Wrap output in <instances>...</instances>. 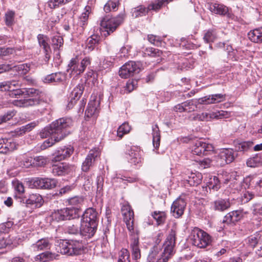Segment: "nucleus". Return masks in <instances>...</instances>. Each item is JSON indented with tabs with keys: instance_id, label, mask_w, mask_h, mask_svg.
I'll return each mask as SVG.
<instances>
[{
	"instance_id": "20e7f679",
	"label": "nucleus",
	"mask_w": 262,
	"mask_h": 262,
	"mask_svg": "<svg viewBox=\"0 0 262 262\" xmlns=\"http://www.w3.org/2000/svg\"><path fill=\"white\" fill-rule=\"evenodd\" d=\"M125 16L124 13H121L115 17H104L100 23L101 27L104 32V36L106 37L114 32L123 23Z\"/></svg>"
},
{
	"instance_id": "423d86ee",
	"label": "nucleus",
	"mask_w": 262,
	"mask_h": 262,
	"mask_svg": "<svg viewBox=\"0 0 262 262\" xmlns=\"http://www.w3.org/2000/svg\"><path fill=\"white\" fill-rule=\"evenodd\" d=\"M90 64L91 59L88 57L84 58L80 63H78L77 57L73 58L70 60L68 64L67 71L74 78L82 73L86 67Z\"/></svg>"
},
{
	"instance_id": "9d476101",
	"label": "nucleus",
	"mask_w": 262,
	"mask_h": 262,
	"mask_svg": "<svg viewBox=\"0 0 262 262\" xmlns=\"http://www.w3.org/2000/svg\"><path fill=\"white\" fill-rule=\"evenodd\" d=\"M121 212L123 216L127 229L130 233H134L136 230L134 229V213L132 207L129 205H123L121 208Z\"/></svg>"
},
{
	"instance_id": "58836bf2",
	"label": "nucleus",
	"mask_w": 262,
	"mask_h": 262,
	"mask_svg": "<svg viewBox=\"0 0 262 262\" xmlns=\"http://www.w3.org/2000/svg\"><path fill=\"white\" fill-rule=\"evenodd\" d=\"M11 69L17 72L19 75L23 76L29 72L30 67V64L26 63L11 67Z\"/></svg>"
},
{
	"instance_id": "e2e57ef3",
	"label": "nucleus",
	"mask_w": 262,
	"mask_h": 262,
	"mask_svg": "<svg viewBox=\"0 0 262 262\" xmlns=\"http://www.w3.org/2000/svg\"><path fill=\"white\" fill-rule=\"evenodd\" d=\"M138 81L136 79L129 80L126 84L125 89L129 93L133 91L137 87Z\"/></svg>"
},
{
	"instance_id": "b1692460",
	"label": "nucleus",
	"mask_w": 262,
	"mask_h": 262,
	"mask_svg": "<svg viewBox=\"0 0 262 262\" xmlns=\"http://www.w3.org/2000/svg\"><path fill=\"white\" fill-rule=\"evenodd\" d=\"M37 38L40 47L43 49L46 58L49 59L51 52L50 45L48 43L49 37L43 34H39L37 35Z\"/></svg>"
},
{
	"instance_id": "37998d69",
	"label": "nucleus",
	"mask_w": 262,
	"mask_h": 262,
	"mask_svg": "<svg viewBox=\"0 0 262 262\" xmlns=\"http://www.w3.org/2000/svg\"><path fill=\"white\" fill-rule=\"evenodd\" d=\"M51 216L53 220H56L58 222L68 220L66 210H64V208L55 211L52 214Z\"/></svg>"
},
{
	"instance_id": "39448f33",
	"label": "nucleus",
	"mask_w": 262,
	"mask_h": 262,
	"mask_svg": "<svg viewBox=\"0 0 262 262\" xmlns=\"http://www.w3.org/2000/svg\"><path fill=\"white\" fill-rule=\"evenodd\" d=\"M192 244L200 248H204L210 244L211 236L206 232L198 228H194L190 236Z\"/></svg>"
},
{
	"instance_id": "6e6d98bb",
	"label": "nucleus",
	"mask_w": 262,
	"mask_h": 262,
	"mask_svg": "<svg viewBox=\"0 0 262 262\" xmlns=\"http://www.w3.org/2000/svg\"><path fill=\"white\" fill-rule=\"evenodd\" d=\"M66 210L67 219L71 220V219L75 218L78 214L79 210L78 208H75L74 207H68L64 208Z\"/></svg>"
},
{
	"instance_id": "c03bdc74",
	"label": "nucleus",
	"mask_w": 262,
	"mask_h": 262,
	"mask_svg": "<svg viewBox=\"0 0 262 262\" xmlns=\"http://www.w3.org/2000/svg\"><path fill=\"white\" fill-rule=\"evenodd\" d=\"M99 42V37L96 35H92L86 41V48L90 51L94 50L95 45Z\"/></svg>"
},
{
	"instance_id": "774afa93",
	"label": "nucleus",
	"mask_w": 262,
	"mask_h": 262,
	"mask_svg": "<svg viewBox=\"0 0 262 262\" xmlns=\"http://www.w3.org/2000/svg\"><path fill=\"white\" fill-rule=\"evenodd\" d=\"M32 165H33V161L32 159L29 158H26L20 161L18 164V166L23 168H29Z\"/></svg>"
},
{
	"instance_id": "09e8293b",
	"label": "nucleus",
	"mask_w": 262,
	"mask_h": 262,
	"mask_svg": "<svg viewBox=\"0 0 262 262\" xmlns=\"http://www.w3.org/2000/svg\"><path fill=\"white\" fill-rule=\"evenodd\" d=\"M148 12L147 8L144 6H140L137 8H135L132 10V15L135 17H138L145 15Z\"/></svg>"
},
{
	"instance_id": "5fc2aeb1",
	"label": "nucleus",
	"mask_w": 262,
	"mask_h": 262,
	"mask_svg": "<svg viewBox=\"0 0 262 262\" xmlns=\"http://www.w3.org/2000/svg\"><path fill=\"white\" fill-rule=\"evenodd\" d=\"M18 83L15 81H4L0 83V91H10L12 86H16Z\"/></svg>"
},
{
	"instance_id": "0e129e2a",
	"label": "nucleus",
	"mask_w": 262,
	"mask_h": 262,
	"mask_svg": "<svg viewBox=\"0 0 262 262\" xmlns=\"http://www.w3.org/2000/svg\"><path fill=\"white\" fill-rule=\"evenodd\" d=\"M13 226V223L11 221H8L0 224V234L3 233L8 232L9 230Z\"/></svg>"
},
{
	"instance_id": "a18cd8bd",
	"label": "nucleus",
	"mask_w": 262,
	"mask_h": 262,
	"mask_svg": "<svg viewBox=\"0 0 262 262\" xmlns=\"http://www.w3.org/2000/svg\"><path fill=\"white\" fill-rule=\"evenodd\" d=\"M262 163L261 157L256 155L254 157L250 158L247 161L248 167H255L258 166Z\"/></svg>"
},
{
	"instance_id": "4c0bfd02",
	"label": "nucleus",
	"mask_w": 262,
	"mask_h": 262,
	"mask_svg": "<svg viewBox=\"0 0 262 262\" xmlns=\"http://www.w3.org/2000/svg\"><path fill=\"white\" fill-rule=\"evenodd\" d=\"M171 1L172 0H156L154 3L149 4L147 8L148 11L150 10L157 11Z\"/></svg>"
},
{
	"instance_id": "680f3d73",
	"label": "nucleus",
	"mask_w": 262,
	"mask_h": 262,
	"mask_svg": "<svg viewBox=\"0 0 262 262\" xmlns=\"http://www.w3.org/2000/svg\"><path fill=\"white\" fill-rule=\"evenodd\" d=\"M14 12L12 11H9L5 14V23L7 26H11L14 22Z\"/></svg>"
},
{
	"instance_id": "603ef678",
	"label": "nucleus",
	"mask_w": 262,
	"mask_h": 262,
	"mask_svg": "<svg viewBox=\"0 0 262 262\" xmlns=\"http://www.w3.org/2000/svg\"><path fill=\"white\" fill-rule=\"evenodd\" d=\"M216 38V34L214 30H209L204 35L203 39L207 43L213 42Z\"/></svg>"
},
{
	"instance_id": "dca6fc26",
	"label": "nucleus",
	"mask_w": 262,
	"mask_h": 262,
	"mask_svg": "<svg viewBox=\"0 0 262 262\" xmlns=\"http://www.w3.org/2000/svg\"><path fill=\"white\" fill-rule=\"evenodd\" d=\"M75 170L74 165L66 163L54 164L52 166V173L55 176H62L68 174Z\"/></svg>"
},
{
	"instance_id": "393cba45",
	"label": "nucleus",
	"mask_w": 262,
	"mask_h": 262,
	"mask_svg": "<svg viewBox=\"0 0 262 262\" xmlns=\"http://www.w3.org/2000/svg\"><path fill=\"white\" fill-rule=\"evenodd\" d=\"M14 188L15 191V199L20 203H25V198L23 196L25 192V188L23 183L18 181L13 182Z\"/></svg>"
},
{
	"instance_id": "6e6552de",
	"label": "nucleus",
	"mask_w": 262,
	"mask_h": 262,
	"mask_svg": "<svg viewBox=\"0 0 262 262\" xmlns=\"http://www.w3.org/2000/svg\"><path fill=\"white\" fill-rule=\"evenodd\" d=\"M29 186L31 188L50 189L55 188L57 181L54 179L35 178L29 181Z\"/></svg>"
},
{
	"instance_id": "bf43d9fd",
	"label": "nucleus",
	"mask_w": 262,
	"mask_h": 262,
	"mask_svg": "<svg viewBox=\"0 0 262 262\" xmlns=\"http://www.w3.org/2000/svg\"><path fill=\"white\" fill-rule=\"evenodd\" d=\"M160 248L158 246H154L148 254L147 260L149 262H154L158 256Z\"/></svg>"
},
{
	"instance_id": "bb28decb",
	"label": "nucleus",
	"mask_w": 262,
	"mask_h": 262,
	"mask_svg": "<svg viewBox=\"0 0 262 262\" xmlns=\"http://www.w3.org/2000/svg\"><path fill=\"white\" fill-rule=\"evenodd\" d=\"M90 9L91 7L89 6H86L85 7V11L79 17L78 22V26L79 27L78 29V33L79 34H81L84 31V26L87 24Z\"/></svg>"
},
{
	"instance_id": "f704fd0d",
	"label": "nucleus",
	"mask_w": 262,
	"mask_h": 262,
	"mask_svg": "<svg viewBox=\"0 0 262 262\" xmlns=\"http://www.w3.org/2000/svg\"><path fill=\"white\" fill-rule=\"evenodd\" d=\"M67 202L72 207L78 208V210H79L84 203V198L80 196H75L69 199Z\"/></svg>"
},
{
	"instance_id": "aec40b11",
	"label": "nucleus",
	"mask_w": 262,
	"mask_h": 262,
	"mask_svg": "<svg viewBox=\"0 0 262 262\" xmlns=\"http://www.w3.org/2000/svg\"><path fill=\"white\" fill-rule=\"evenodd\" d=\"M100 105V99L96 96H92L88 104L85 113L88 117L97 114Z\"/></svg>"
},
{
	"instance_id": "69168bd1",
	"label": "nucleus",
	"mask_w": 262,
	"mask_h": 262,
	"mask_svg": "<svg viewBox=\"0 0 262 262\" xmlns=\"http://www.w3.org/2000/svg\"><path fill=\"white\" fill-rule=\"evenodd\" d=\"M15 114L14 111H9L6 114L0 117V124L10 120Z\"/></svg>"
},
{
	"instance_id": "864d4df0",
	"label": "nucleus",
	"mask_w": 262,
	"mask_h": 262,
	"mask_svg": "<svg viewBox=\"0 0 262 262\" xmlns=\"http://www.w3.org/2000/svg\"><path fill=\"white\" fill-rule=\"evenodd\" d=\"M47 163V158L43 156H38L34 158L33 165L37 167L45 166Z\"/></svg>"
},
{
	"instance_id": "2f4dec72",
	"label": "nucleus",
	"mask_w": 262,
	"mask_h": 262,
	"mask_svg": "<svg viewBox=\"0 0 262 262\" xmlns=\"http://www.w3.org/2000/svg\"><path fill=\"white\" fill-rule=\"evenodd\" d=\"M230 206V203L227 199H219L213 202L214 209L219 211H224L228 209Z\"/></svg>"
},
{
	"instance_id": "c85d7f7f",
	"label": "nucleus",
	"mask_w": 262,
	"mask_h": 262,
	"mask_svg": "<svg viewBox=\"0 0 262 262\" xmlns=\"http://www.w3.org/2000/svg\"><path fill=\"white\" fill-rule=\"evenodd\" d=\"M58 255L49 251L42 252L35 257L36 261L48 262L56 259Z\"/></svg>"
},
{
	"instance_id": "13d9d810",
	"label": "nucleus",
	"mask_w": 262,
	"mask_h": 262,
	"mask_svg": "<svg viewBox=\"0 0 262 262\" xmlns=\"http://www.w3.org/2000/svg\"><path fill=\"white\" fill-rule=\"evenodd\" d=\"M66 232L70 234H80L78 224H69L66 228Z\"/></svg>"
},
{
	"instance_id": "412c9836",
	"label": "nucleus",
	"mask_w": 262,
	"mask_h": 262,
	"mask_svg": "<svg viewBox=\"0 0 262 262\" xmlns=\"http://www.w3.org/2000/svg\"><path fill=\"white\" fill-rule=\"evenodd\" d=\"M27 206H34L36 208L40 207L43 204L42 196L38 193H32L29 195L27 199H25V203Z\"/></svg>"
},
{
	"instance_id": "7ed1b4c3",
	"label": "nucleus",
	"mask_w": 262,
	"mask_h": 262,
	"mask_svg": "<svg viewBox=\"0 0 262 262\" xmlns=\"http://www.w3.org/2000/svg\"><path fill=\"white\" fill-rule=\"evenodd\" d=\"M177 231V228L175 226L170 229L169 233L163 244L164 250L161 257L158 258L157 262H167L169 258L173 254Z\"/></svg>"
},
{
	"instance_id": "c9c22d12",
	"label": "nucleus",
	"mask_w": 262,
	"mask_h": 262,
	"mask_svg": "<svg viewBox=\"0 0 262 262\" xmlns=\"http://www.w3.org/2000/svg\"><path fill=\"white\" fill-rule=\"evenodd\" d=\"M70 244L71 247V255H78L80 253L82 250V244L79 240H70Z\"/></svg>"
},
{
	"instance_id": "de8ad7c7",
	"label": "nucleus",
	"mask_w": 262,
	"mask_h": 262,
	"mask_svg": "<svg viewBox=\"0 0 262 262\" xmlns=\"http://www.w3.org/2000/svg\"><path fill=\"white\" fill-rule=\"evenodd\" d=\"M71 247L70 241L69 242H62L59 244V250L61 254L71 255Z\"/></svg>"
},
{
	"instance_id": "c756f323",
	"label": "nucleus",
	"mask_w": 262,
	"mask_h": 262,
	"mask_svg": "<svg viewBox=\"0 0 262 262\" xmlns=\"http://www.w3.org/2000/svg\"><path fill=\"white\" fill-rule=\"evenodd\" d=\"M64 78V76L62 73H55L46 76L43 81L46 83H58L61 82Z\"/></svg>"
},
{
	"instance_id": "a211bd4d",
	"label": "nucleus",
	"mask_w": 262,
	"mask_h": 262,
	"mask_svg": "<svg viewBox=\"0 0 262 262\" xmlns=\"http://www.w3.org/2000/svg\"><path fill=\"white\" fill-rule=\"evenodd\" d=\"M73 152V148L71 146L60 147L54 154L52 161H60L69 157Z\"/></svg>"
},
{
	"instance_id": "49530a36",
	"label": "nucleus",
	"mask_w": 262,
	"mask_h": 262,
	"mask_svg": "<svg viewBox=\"0 0 262 262\" xmlns=\"http://www.w3.org/2000/svg\"><path fill=\"white\" fill-rule=\"evenodd\" d=\"M119 4V0H109L104 6V10L106 13L112 10L116 11Z\"/></svg>"
},
{
	"instance_id": "1a4fd4ad",
	"label": "nucleus",
	"mask_w": 262,
	"mask_h": 262,
	"mask_svg": "<svg viewBox=\"0 0 262 262\" xmlns=\"http://www.w3.org/2000/svg\"><path fill=\"white\" fill-rule=\"evenodd\" d=\"M141 70V64L139 62L130 61L125 63L120 68L119 74L121 77L127 78L134 74L139 73Z\"/></svg>"
},
{
	"instance_id": "e433bc0d",
	"label": "nucleus",
	"mask_w": 262,
	"mask_h": 262,
	"mask_svg": "<svg viewBox=\"0 0 262 262\" xmlns=\"http://www.w3.org/2000/svg\"><path fill=\"white\" fill-rule=\"evenodd\" d=\"M152 143L155 148H158L160 143V130L157 124L152 127Z\"/></svg>"
},
{
	"instance_id": "7c9ffc66",
	"label": "nucleus",
	"mask_w": 262,
	"mask_h": 262,
	"mask_svg": "<svg viewBox=\"0 0 262 262\" xmlns=\"http://www.w3.org/2000/svg\"><path fill=\"white\" fill-rule=\"evenodd\" d=\"M208 7L210 11L215 14L225 15L228 12V8L221 4L208 3Z\"/></svg>"
},
{
	"instance_id": "ea45409f",
	"label": "nucleus",
	"mask_w": 262,
	"mask_h": 262,
	"mask_svg": "<svg viewBox=\"0 0 262 262\" xmlns=\"http://www.w3.org/2000/svg\"><path fill=\"white\" fill-rule=\"evenodd\" d=\"M63 44V39L61 36L57 35L52 38V46L55 51H59Z\"/></svg>"
},
{
	"instance_id": "f3484780",
	"label": "nucleus",
	"mask_w": 262,
	"mask_h": 262,
	"mask_svg": "<svg viewBox=\"0 0 262 262\" xmlns=\"http://www.w3.org/2000/svg\"><path fill=\"white\" fill-rule=\"evenodd\" d=\"M225 100V95L215 94L209 95L199 98L198 102L200 104H210L222 102Z\"/></svg>"
},
{
	"instance_id": "4be33fe9",
	"label": "nucleus",
	"mask_w": 262,
	"mask_h": 262,
	"mask_svg": "<svg viewBox=\"0 0 262 262\" xmlns=\"http://www.w3.org/2000/svg\"><path fill=\"white\" fill-rule=\"evenodd\" d=\"M98 213L96 209L89 208L86 209L82 215L81 220L85 222L91 223V224H97Z\"/></svg>"
},
{
	"instance_id": "72a5a7b5",
	"label": "nucleus",
	"mask_w": 262,
	"mask_h": 262,
	"mask_svg": "<svg viewBox=\"0 0 262 262\" xmlns=\"http://www.w3.org/2000/svg\"><path fill=\"white\" fill-rule=\"evenodd\" d=\"M202 178V175L200 172L191 173L187 181L190 186H197L201 182Z\"/></svg>"
},
{
	"instance_id": "5701e85b",
	"label": "nucleus",
	"mask_w": 262,
	"mask_h": 262,
	"mask_svg": "<svg viewBox=\"0 0 262 262\" xmlns=\"http://www.w3.org/2000/svg\"><path fill=\"white\" fill-rule=\"evenodd\" d=\"M84 86L82 84H78L72 91L70 94V101L68 107H72L79 100L83 93Z\"/></svg>"
},
{
	"instance_id": "4468645a",
	"label": "nucleus",
	"mask_w": 262,
	"mask_h": 262,
	"mask_svg": "<svg viewBox=\"0 0 262 262\" xmlns=\"http://www.w3.org/2000/svg\"><path fill=\"white\" fill-rule=\"evenodd\" d=\"M97 227V224L86 223L84 221L81 220L80 235L85 236L86 238H90L94 235Z\"/></svg>"
},
{
	"instance_id": "79ce46f5",
	"label": "nucleus",
	"mask_w": 262,
	"mask_h": 262,
	"mask_svg": "<svg viewBox=\"0 0 262 262\" xmlns=\"http://www.w3.org/2000/svg\"><path fill=\"white\" fill-rule=\"evenodd\" d=\"M198 104H200L198 102V100L191 99L185 101V111L188 113L194 111L197 108Z\"/></svg>"
},
{
	"instance_id": "f03ea898",
	"label": "nucleus",
	"mask_w": 262,
	"mask_h": 262,
	"mask_svg": "<svg viewBox=\"0 0 262 262\" xmlns=\"http://www.w3.org/2000/svg\"><path fill=\"white\" fill-rule=\"evenodd\" d=\"M12 86L9 91V95L12 97L17 98L20 95L28 96L31 98L15 100L14 105L19 107H29L39 104L41 102L40 96L41 93L39 90L34 88L25 89H14Z\"/></svg>"
},
{
	"instance_id": "ddd939ff",
	"label": "nucleus",
	"mask_w": 262,
	"mask_h": 262,
	"mask_svg": "<svg viewBox=\"0 0 262 262\" xmlns=\"http://www.w3.org/2000/svg\"><path fill=\"white\" fill-rule=\"evenodd\" d=\"M99 156L100 151L98 149H91L82 164L81 169L82 171H89L90 168L94 166L96 159Z\"/></svg>"
},
{
	"instance_id": "4d7b16f0",
	"label": "nucleus",
	"mask_w": 262,
	"mask_h": 262,
	"mask_svg": "<svg viewBox=\"0 0 262 262\" xmlns=\"http://www.w3.org/2000/svg\"><path fill=\"white\" fill-rule=\"evenodd\" d=\"M118 262H130L129 252L126 249H122L120 252Z\"/></svg>"
},
{
	"instance_id": "338daca9",
	"label": "nucleus",
	"mask_w": 262,
	"mask_h": 262,
	"mask_svg": "<svg viewBox=\"0 0 262 262\" xmlns=\"http://www.w3.org/2000/svg\"><path fill=\"white\" fill-rule=\"evenodd\" d=\"M147 38L148 41L151 43L155 45V46H160L162 43L159 37L152 34L148 35L147 36Z\"/></svg>"
},
{
	"instance_id": "2eb2a0df",
	"label": "nucleus",
	"mask_w": 262,
	"mask_h": 262,
	"mask_svg": "<svg viewBox=\"0 0 262 262\" xmlns=\"http://www.w3.org/2000/svg\"><path fill=\"white\" fill-rule=\"evenodd\" d=\"M186 206V202L185 200L179 198L175 200L171 207V211L172 215L176 218H179L184 213V209Z\"/></svg>"
},
{
	"instance_id": "0eeeda50",
	"label": "nucleus",
	"mask_w": 262,
	"mask_h": 262,
	"mask_svg": "<svg viewBox=\"0 0 262 262\" xmlns=\"http://www.w3.org/2000/svg\"><path fill=\"white\" fill-rule=\"evenodd\" d=\"M237 153L232 149L224 148L218 153L215 157L216 164L223 166L232 163L237 157Z\"/></svg>"
},
{
	"instance_id": "473e14b6",
	"label": "nucleus",
	"mask_w": 262,
	"mask_h": 262,
	"mask_svg": "<svg viewBox=\"0 0 262 262\" xmlns=\"http://www.w3.org/2000/svg\"><path fill=\"white\" fill-rule=\"evenodd\" d=\"M248 36L249 39L255 43L262 42V27L250 31Z\"/></svg>"
},
{
	"instance_id": "052dcab7",
	"label": "nucleus",
	"mask_w": 262,
	"mask_h": 262,
	"mask_svg": "<svg viewBox=\"0 0 262 262\" xmlns=\"http://www.w3.org/2000/svg\"><path fill=\"white\" fill-rule=\"evenodd\" d=\"M145 54L151 57L160 56L162 52L159 49L154 48H146L144 52Z\"/></svg>"
},
{
	"instance_id": "f257e3e1",
	"label": "nucleus",
	"mask_w": 262,
	"mask_h": 262,
	"mask_svg": "<svg viewBox=\"0 0 262 262\" xmlns=\"http://www.w3.org/2000/svg\"><path fill=\"white\" fill-rule=\"evenodd\" d=\"M73 124V120L71 118H62L45 127L40 133V137H51L44 141L41 148L46 149L62 140L68 134L66 129L72 126Z\"/></svg>"
},
{
	"instance_id": "a19ab883",
	"label": "nucleus",
	"mask_w": 262,
	"mask_h": 262,
	"mask_svg": "<svg viewBox=\"0 0 262 262\" xmlns=\"http://www.w3.org/2000/svg\"><path fill=\"white\" fill-rule=\"evenodd\" d=\"M151 215L158 225L164 224L165 221L166 215L164 211H155L152 213Z\"/></svg>"
},
{
	"instance_id": "6ab92c4d",
	"label": "nucleus",
	"mask_w": 262,
	"mask_h": 262,
	"mask_svg": "<svg viewBox=\"0 0 262 262\" xmlns=\"http://www.w3.org/2000/svg\"><path fill=\"white\" fill-rule=\"evenodd\" d=\"M132 236V241L130 244L132 249V256L134 259L137 260L141 257L140 250L139 247V237L137 231H135L134 233H130Z\"/></svg>"
},
{
	"instance_id": "a878e982",
	"label": "nucleus",
	"mask_w": 262,
	"mask_h": 262,
	"mask_svg": "<svg viewBox=\"0 0 262 262\" xmlns=\"http://www.w3.org/2000/svg\"><path fill=\"white\" fill-rule=\"evenodd\" d=\"M51 244L50 243L49 239L48 238H43L38 240L35 243L31 245V248L34 251L40 250H45L49 249Z\"/></svg>"
},
{
	"instance_id": "8fccbe9b",
	"label": "nucleus",
	"mask_w": 262,
	"mask_h": 262,
	"mask_svg": "<svg viewBox=\"0 0 262 262\" xmlns=\"http://www.w3.org/2000/svg\"><path fill=\"white\" fill-rule=\"evenodd\" d=\"M131 128L128 123L124 122L121 125L117 130V136L120 138H122L124 135L128 134Z\"/></svg>"
},
{
	"instance_id": "9b49d317",
	"label": "nucleus",
	"mask_w": 262,
	"mask_h": 262,
	"mask_svg": "<svg viewBox=\"0 0 262 262\" xmlns=\"http://www.w3.org/2000/svg\"><path fill=\"white\" fill-rule=\"evenodd\" d=\"M212 144L207 143L202 140L195 142L192 147L191 152L193 155L202 156L208 154V152L213 150Z\"/></svg>"
},
{
	"instance_id": "cd10ccee",
	"label": "nucleus",
	"mask_w": 262,
	"mask_h": 262,
	"mask_svg": "<svg viewBox=\"0 0 262 262\" xmlns=\"http://www.w3.org/2000/svg\"><path fill=\"white\" fill-rule=\"evenodd\" d=\"M243 211L237 210L233 211L228 213L225 217L224 222L229 223H234L237 222L243 217Z\"/></svg>"
},
{
	"instance_id": "f8f14e48",
	"label": "nucleus",
	"mask_w": 262,
	"mask_h": 262,
	"mask_svg": "<svg viewBox=\"0 0 262 262\" xmlns=\"http://www.w3.org/2000/svg\"><path fill=\"white\" fill-rule=\"evenodd\" d=\"M228 116L227 112L221 111L216 112L202 113L200 114H196L193 117V120L202 121H208L212 119H219L224 118H227Z\"/></svg>"
},
{
	"instance_id": "3c124183",
	"label": "nucleus",
	"mask_w": 262,
	"mask_h": 262,
	"mask_svg": "<svg viewBox=\"0 0 262 262\" xmlns=\"http://www.w3.org/2000/svg\"><path fill=\"white\" fill-rule=\"evenodd\" d=\"M253 145L254 143L252 141H244L238 143L237 148L240 151H246L252 148H253Z\"/></svg>"
}]
</instances>
